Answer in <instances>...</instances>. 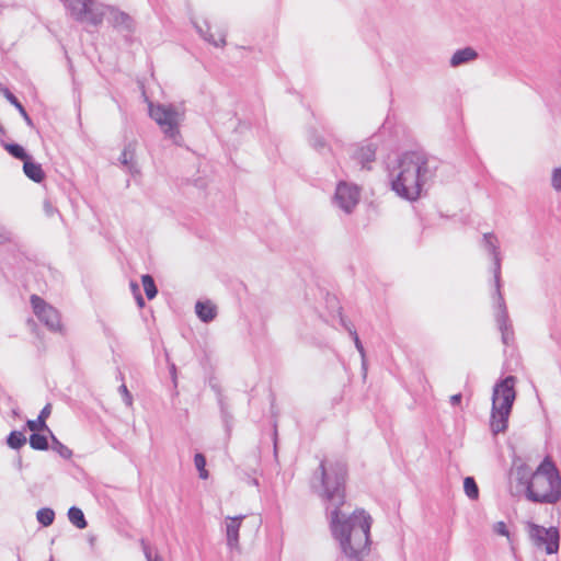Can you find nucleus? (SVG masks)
Segmentation results:
<instances>
[{"label":"nucleus","mask_w":561,"mask_h":561,"mask_svg":"<svg viewBox=\"0 0 561 561\" xmlns=\"http://www.w3.org/2000/svg\"><path fill=\"white\" fill-rule=\"evenodd\" d=\"M347 463L341 459H322L310 478V489L330 511V531L347 561H363L370 552L373 518L364 508L350 515L341 507L346 501Z\"/></svg>","instance_id":"1"},{"label":"nucleus","mask_w":561,"mask_h":561,"mask_svg":"<svg viewBox=\"0 0 561 561\" xmlns=\"http://www.w3.org/2000/svg\"><path fill=\"white\" fill-rule=\"evenodd\" d=\"M398 169L397 176L391 180V190L405 201H416L428 173L425 153L416 150L402 152L398 158Z\"/></svg>","instance_id":"2"},{"label":"nucleus","mask_w":561,"mask_h":561,"mask_svg":"<svg viewBox=\"0 0 561 561\" xmlns=\"http://www.w3.org/2000/svg\"><path fill=\"white\" fill-rule=\"evenodd\" d=\"M480 247L492 260V273L494 279V291L492 297L495 305V321L501 332L502 343L508 346L514 341V331L507 312L506 304L501 291L502 256L500 252V241L493 232H484L480 242Z\"/></svg>","instance_id":"3"},{"label":"nucleus","mask_w":561,"mask_h":561,"mask_svg":"<svg viewBox=\"0 0 561 561\" xmlns=\"http://www.w3.org/2000/svg\"><path fill=\"white\" fill-rule=\"evenodd\" d=\"M516 382L514 375H507L495 381L492 390L490 430L493 435L503 433L508 427V419L516 400Z\"/></svg>","instance_id":"4"},{"label":"nucleus","mask_w":561,"mask_h":561,"mask_svg":"<svg viewBox=\"0 0 561 561\" xmlns=\"http://www.w3.org/2000/svg\"><path fill=\"white\" fill-rule=\"evenodd\" d=\"M148 114L161 128L165 138L171 139L176 146H181L183 137L180 131V114L174 104L153 103L148 101Z\"/></svg>","instance_id":"5"},{"label":"nucleus","mask_w":561,"mask_h":561,"mask_svg":"<svg viewBox=\"0 0 561 561\" xmlns=\"http://www.w3.org/2000/svg\"><path fill=\"white\" fill-rule=\"evenodd\" d=\"M541 477L548 483L549 490L540 494H533L529 491V501L538 504H556L561 500V476L556 463L549 457L543 458L537 467L536 483Z\"/></svg>","instance_id":"6"},{"label":"nucleus","mask_w":561,"mask_h":561,"mask_svg":"<svg viewBox=\"0 0 561 561\" xmlns=\"http://www.w3.org/2000/svg\"><path fill=\"white\" fill-rule=\"evenodd\" d=\"M98 11L102 13L101 23L106 19L107 23L123 35L124 42L127 45L133 44V35L136 32V21L130 14L119 10L117 7L102 3L99 4Z\"/></svg>","instance_id":"7"},{"label":"nucleus","mask_w":561,"mask_h":561,"mask_svg":"<svg viewBox=\"0 0 561 561\" xmlns=\"http://www.w3.org/2000/svg\"><path fill=\"white\" fill-rule=\"evenodd\" d=\"M64 4L77 22L93 26L101 24L102 13L98 11L100 3L95 0H64Z\"/></svg>","instance_id":"8"},{"label":"nucleus","mask_w":561,"mask_h":561,"mask_svg":"<svg viewBox=\"0 0 561 561\" xmlns=\"http://www.w3.org/2000/svg\"><path fill=\"white\" fill-rule=\"evenodd\" d=\"M529 538L537 548H545L547 554H556L560 547V531L557 527L548 528L529 523Z\"/></svg>","instance_id":"9"},{"label":"nucleus","mask_w":561,"mask_h":561,"mask_svg":"<svg viewBox=\"0 0 561 561\" xmlns=\"http://www.w3.org/2000/svg\"><path fill=\"white\" fill-rule=\"evenodd\" d=\"M360 186L340 181L336 184L333 201L342 210H353L360 199Z\"/></svg>","instance_id":"10"},{"label":"nucleus","mask_w":561,"mask_h":561,"mask_svg":"<svg viewBox=\"0 0 561 561\" xmlns=\"http://www.w3.org/2000/svg\"><path fill=\"white\" fill-rule=\"evenodd\" d=\"M513 478L517 482V484L522 485L525 490V496L529 501V491L533 494H540L539 492L535 491V472L531 471L530 467H528L526 463H520L515 468L513 471Z\"/></svg>","instance_id":"11"},{"label":"nucleus","mask_w":561,"mask_h":561,"mask_svg":"<svg viewBox=\"0 0 561 561\" xmlns=\"http://www.w3.org/2000/svg\"><path fill=\"white\" fill-rule=\"evenodd\" d=\"M135 151H136V144L130 141L124 146V149L122 150L121 156L118 158V161L122 164V167L131 176H136V175L140 174V169L138 167L137 161L135 160Z\"/></svg>","instance_id":"12"},{"label":"nucleus","mask_w":561,"mask_h":561,"mask_svg":"<svg viewBox=\"0 0 561 561\" xmlns=\"http://www.w3.org/2000/svg\"><path fill=\"white\" fill-rule=\"evenodd\" d=\"M377 146L369 142L365 146H358L355 148L351 158L362 165L363 169H370L368 163L376 159Z\"/></svg>","instance_id":"13"},{"label":"nucleus","mask_w":561,"mask_h":561,"mask_svg":"<svg viewBox=\"0 0 561 561\" xmlns=\"http://www.w3.org/2000/svg\"><path fill=\"white\" fill-rule=\"evenodd\" d=\"M243 519L244 515L229 516L226 519L227 546L230 549L237 548L239 545V531Z\"/></svg>","instance_id":"14"},{"label":"nucleus","mask_w":561,"mask_h":561,"mask_svg":"<svg viewBox=\"0 0 561 561\" xmlns=\"http://www.w3.org/2000/svg\"><path fill=\"white\" fill-rule=\"evenodd\" d=\"M23 172L35 183H42L46 179V173L42 164L36 162L32 154L23 161Z\"/></svg>","instance_id":"15"},{"label":"nucleus","mask_w":561,"mask_h":561,"mask_svg":"<svg viewBox=\"0 0 561 561\" xmlns=\"http://www.w3.org/2000/svg\"><path fill=\"white\" fill-rule=\"evenodd\" d=\"M479 57L478 51L471 47L466 46L457 49L453 56L450 57L449 65L454 68L459 67L461 65L468 64L470 61L476 60Z\"/></svg>","instance_id":"16"},{"label":"nucleus","mask_w":561,"mask_h":561,"mask_svg":"<svg viewBox=\"0 0 561 561\" xmlns=\"http://www.w3.org/2000/svg\"><path fill=\"white\" fill-rule=\"evenodd\" d=\"M195 313L202 322L209 323L217 317V307L210 300H198L195 304Z\"/></svg>","instance_id":"17"},{"label":"nucleus","mask_w":561,"mask_h":561,"mask_svg":"<svg viewBox=\"0 0 561 561\" xmlns=\"http://www.w3.org/2000/svg\"><path fill=\"white\" fill-rule=\"evenodd\" d=\"M37 319L51 332H58L61 329L59 312L53 306L47 308Z\"/></svg>","instance_id":"18"},{"label":"nucleus","mask_w":561,"mask_h":561,"mask_svg":"<svg viewBox=\"0 0 561 561\" xmlns=\"http://www.w3.org/2000/svg\"><path fill=\"white\" fill-rule=\"evenodd\" d=\"M51 413V404L47 403L39 412L37 420H28L26 422L27 427L31 431H34L35 427H41L43 431H46L48 434H51L48 425L46 424V420L49 417Z\"/></svg>","instance_id":"19"},{"label":"nucleus","mask_w":561,"mask_h":561,"mask_svg":"<svg viewBox=\"0 0 561 561\" xmlns=\"http://www.w3.org/2000/svg\"><path fill=\"white\" fill-rule=\"evenodd\" d=\"M217 401H218V405L220 409V415H221V420L224 423V427H225L227 436L229 437L231 434L233 416L229 412L228 405L225 401V397L221 394V392L219 390L217 391Z\"/></svg>","instance_id":"20"},{"label":"nucleus","mask_w":561,"mask_h":561,"mask_svg":"<svg viewBox=\"0 0 561 561\" xmlns=\"http://www.w3.org/2000/svg\"><path fill=\"white\" fill-rule=\"evenodd\" d=\"M4 98L12 106L16 108V111L20 113L26 125L33 128L34 122L32 117L28 115L24 105L21 103V101L10 90L4 91Z\"/></svg>","instance_id":"21"},{"label":"nucleus","mask_w":561,"mask_h":561,"mask_svg":"<svg viewBox=\"0 0 561 561\" xmlns=\"http://www.w3.org/2000/svg\"><path fill=\"white\" fill-rule=\"evenodd\" d=\"M1 146L11 157L22 162L31 156L22 145L15 141L7 142L5 140L1 139Z\"/></svg>","instance_id":"22"},{"label":"nucleus","mask_w":561,"mask_h":561,"mask_svg":"<svg viewBox=\"0 0 561 561\" xmlns=\"http://www.w3.org/2000/svg\"><path fill=\"white\" fill-rule=\"evenodd\" d=\"M69 522L78 529H85L88 527V520L83 514V511L78 506H71L67 513Z\"/></svg>","instance_id":"23"},{"label":"nucleus","mask_w":561,"mask_h":561,"mask_svg":"<svg viewBox=\"0 0 561 561\" xmlns=\"http://www.w3.org/2000/svg\"><path fill=\"white\" fill-rule=\"evenodd\" d=\"M28 443L32 449L41 451L48 450L50 446L48 443V436L35 431H32V434L30 435L28 438Z\"/></svg>","instance_id":"24"},{"label":"nucleus","mask_w":561,"mask_h":561,"mask_svg":"<svg viewBox=\"0 0 561 561\" xmlns=\"http://www.w3.org/2000/svg\"><path fill=\"white\" fill-rule=\"evenodd\" d=\"M7 445L14 450L21 449L27 442L25 435L21 431H11L7 436Z\"/></svg>","instance_id":"25"},{"label":"nucleus","mask_w":561,"mask_h":561,"mask_svg":"<svg viewBox=\"0 0 561 561\" xmlns=\"http://www.w3.org/2000/svg\"><path fill=\"white\" fill-rule=\"evenodd\" d=\"M141 284L145 290V295L148 300H152L158 295V287L153 277L150 274H144L141 276Z\"/></svg>","instance_id":"26"},{"label":"nucleus","mask_w":561,"mask_h":561,"mask_svg":"<svg viewBox=\"0 0 561 561\" xmlns=\"http://www.w3.org/2000/svg\"><path fill=\"white\" fill-rule=\"evenodd\" d=\"M51 439V445L49 448H51L55 453H57L61 458L64 459H70L72 457V450L67 447L65 444H62L51 432L49 434Z\"/></svg>","instance_id":"27"},{"label":"nucleus","mask_w":561,"mask_h":561,"mask_svg":"<svg viewBox=\"0 0 561 561\" xmlns=\"http://www.w3.org/2000/svg\"><path fill=\"white\" fill-rule=\"evenodd\" d=\"M449 219L444 213H426V216H420L419 220L423 226V230L431 228V221L436 220L439 225Z\"/></svg>","instance_id":"28"},{"label":"nucleus","mask_w":561,"mask_h":561,"mask_svg":"<svg viewBox=\"0 0 561 561\" xmlns=\"http://www.w3.org/2000/svg\"><path fill=\"white\" fill-rule=\"evenodd\" d=\"M36 519L43 527H48L55 520V512L50 507H42L36 512Z\"/></svg>","instance_id":"29"},{"label":"nucleus","mask_w":561,"mask_h":561,"mask_svg":"<svg viewBox=\"0 0 561 561\" xmlns=\"http://www.w3.org/2000/svg\"><path fill=\"white\" fill-rule=\"evenodd\" d=\"M196 31L198 34L209 44L214 45L215 47H222L226 45V34H221L219 39H216L211 33H209V26L207 25V31L205 32L201 26L195 25Z\"/></svg>","instance_id":"30"},{"label":"nucleus","mask_w":561,"mask_h":561,"mask_svg":"<svg viewBox=\"0 0 561 561\" xmlns=\"http://www.w3.org/2000/svg\"><path fill=\"white\" fill-rule=\"evenodd\" d=\"M308 140L310 146L319 152L328 148L325 139L314 128L309 130Z\"/></svg>","instance_id":"31"},{"label":"nucleus","mask_w":561,"mask_h":561,"mask_svg":"<svg viewBox=\"0 0 561 561\" xmlns=\"http://www.w3.org/2000/svg\"><path fill=\"white\" fill-rule=\"evenodd\" d=\"M463 491L470 500H478L479 486L473 477L468 476L463 479Z\"/></svg>","instance_id":"32"},{"label":"nucleus","mask_w":561,"mask_h":561,"mask_svg":"<svg viewBox=\"0 0 561 561\" xmlns=\"http://www.w3.org/2000/svg\"><path fill=\"white\" fill-rule=\"evenodd\" d=\"M194 465L196 470L198 471V476L201 479L206 480L209 477V472L206 469L207 460L204 454L196 453L194 455Z\"/></svg>","instance_id":"33"},{"label":"nucleus","mask_w":561,"mask_h":561,"mask_svg":"<svg viewBox=\"0 0 561 561\" xmlns=\"http://www.w3.org/2000/svg\"><path fill=\"white\" fill-rule=\"evenodd\" d=\"M31 305L36 317H39L47 308L51 307L37 295L31 296Z\"/></svg>","instance_id":"34"},{"label":"nucleus","mask_w":561,"mask_h":561,"mask_svg":"<svg viewBox=\"0 0 561 561\" xmlns=\"http://www.w3.org/2000/svg\"><path fill=\"white\" fill-rule=\"evenodd\" d=\"M351 337L354 341L356 350L358 351V353L362 356V359H363L362 368L366 373L367 367H366V362H365V348H364V345H363V343H362V341H360V339H359V336H358L356 331H352V336Z\"/></svg>","instance_id":"35"},{"label":"nucleus","mask_w":561,"mask_h":561,"mask_svg":"<svg viewBox=\"0 0 561 561\" xmlns=\"http://www.w3.org/2000/svg\"><path fill=\"white\" fill-rule=\"evenodd\" d=\"M551 184L556 191H561V167L553 169Z\"/></svg>","instance_id":"36"},{"label":"nucleus","mask_w":561,"mask_h":561,"mask_svg":"<svg viewBox=\"0 0 561 561\" xmlns=\"http://www.w3.org/2000/svg\"><path fill=\"white\" fill-rule=\"evenodd\" d=\"M185 184H192L198 190H205L207 187L208 182L205 178L198 176L194 180L185 179Z\"/></svg>","instance_id":"37"},{"label":"nucleus","mask_w":561,"mask_h":561,"mask_svg":"<svg viewBox=\"0 0 561 561\" xmlns=\"http://www.w3.org/2000/svg\"><path fill=\"white\" fill-rule=\"evenodd\" d=\"M118 391L119 393L122 394L123 397V401L126 405H131L133 404V396L131 393L129 392L127 386L125 383H122L118 388Z\"/></svg>","instance_id":"38"},{"label":"nucleus","mask_w":561,"mask_h":561,"mask_svg":"<svg viewBox=\"0 0 561 561\" xmlns=\"http://www.w3.org/2000/svg\"><path fill=\"white\" fill-rule=\"evenodd\" d=\"M493 530H494L497 535H500V536H506V537H508V535H510V531H508V528H507L506 524H505L504 522H502V520H501V522H496V523L494 524Z\"/></svg>","instance_id":"39"},{"label":"nucleus","mask_w":561,"mask_h":561,"mask_svg":"<svg viewBox=\"0 0 561 561\" xmlns=\"http://www.w3.org/2000/svg\"><path fill=\"white\" fill-rule=\"evenodd\" d=\"M339 316H340V323L341 325L350 333V335L352 336V331H356L353 323L346 319L345 317L342 316L341 312H339Z\"/></svg>","instance_id":"40"},{"label":"nucleus","mask_w":561,"mask_h":561,"mask_svg":"<svg viewBox=\"0 0 561 561\" xmlns=\"http://www.w3.org/2000/svg\"><path fill=\"white\" fill-rule=\"evenodd\" d=\"M141 545L147 561H162L159 556L152 557L150 548L145 543L144 540H141Z\"/></svg>","instance_id":"41"},{"label":"nucleus","mask_w":561,"mask_h":561,"mask_svg":"<svg viewBox=\"0 0 561 561\" xmlns=\"http://www.w3.org/2000/svg\"><path fill=\"white\" fill-rule=\"evenodd\" d=\"M327 304L333 310L336 309L337 312H341V307L339 306V301L335 296H331L330 294H327Z\"/></svg>","instance_id":"42"},{"label":"nucleus","mask_w":561,"mask_h":561,"mask_svg":"<svg viewBox=\"0 0 561 561\" xmlns=\"http://www.w3.org/2000/svg\"><path fill=\"white\" fill-rule=\"evenodd\" d=\"M11 240V232L0 224V243Z\"/></svg>","instance_id":"43"},{"label":"nucleus","mask_w":561,"mask_h":561,"mask_svg":"<svg viewBox=\"0 0 561 561\" xmlns=\"http://www.w3.org/2000/svg\"><path fill=\"white\" fill-rule=\"evenodd\" d=\"M169 373H170V376H171L174 387H176L178 386V375H176L178 370H176V366L174 363H169Z\"/></svg>","instance_id":"44"},{"label":"nucleus","mask_w":561,"mask_h":561,"mask_svg":"<svg viewBox=\"0 0 561 561\" xmlns=\"http://www.w3.org/2000/svg\"><path fill=\"white\" fill-rule=\"evenodd\" d=\"M462 401V394L459 392V393H456V394H453L450 397V403L451 405L456 407V405H459Z\"/></svg>","instance_id":"45"},{"label":"nucleus","mask_w":561,"mask_h":561,"mask_svg":"<svg viewBox=\"0 0 561 561\" xmlns=\"http://www.w3.org/2000/svg\"><path fill=\"white\" fill-rule=\"evenodd\" d=\"M135 299H136L137 306L139 308H142L145 306V299H144L141 293L135 294Z\"/></svg>","instance_id":"46"},{"label":"nucleus","mask_w":561,"mask_h":561,"mask_svg":"<svg viewBox=\"0 0 561 561\" xmlns=\"http://www.w3.org/2000/svg\"><path fill=\"white\" fill-rule=\"evenodd\" d=\"M129 285L134 295L140 293L139 285L136 282L131 280Z\"/></svg>","instance_id":"47"},{"label":"nucleus","mask_w":561,"mask_h":561,"mask_svg":"<svg viewBox=\"0 0 561 561\" xmlns=\"http://www.w3.org/2000/svg\"><path fill=\"white\" fill-rule=\"evenodd\" d=\"M274 437H277V431L276 430L274 431ZM276 453H277L276 438H274V454L276 455Z\"/></svg>","instance_id":"48"},{"label":"nucleus","mask_w":561,"mask_h":561,"mask_svg":"<svg viewBox=\"0 0 561 561\" xmlns=\"http://www.w3.org/2000/svg\"><path fill=\"white\" fill-rule=\"evenodd\" d=\"M5 90H10L9 88L4 87L1 82H0V92L4 95V91Z\"/></svg>","instance_id":"49"},{"label":"nucleus","mask_w":561,"mask_h":561,"mask_svg":"<svg viewBox=\"0 0 561 561\" xmlns=\"http://www.w3.org/2000/svg\"><path fill=\"white\" fill-rule=\"evenodd\" d=\"M251 482H252V484H253V485H259V481H257V479H255V478H254V479H252V481H251Z\"/></svg>","instance_id":"50"},{"label":"nucleus","mask_w":561,"mask_h":561,"mask_svg":"<svg viewBox=\"0 0 561 561\" xmlns=\"http://www.w3.org/2000/svg\"><path fill=\"white\" fill-rule=\"evenodd\" d=\"M45 210H51V209L49 208V204H48L47 202L45 203Z\"/></svg>","instance_id":"51"},{"label":"nucleus","mask_w":561,"mask_h":561,"mask_svg":"<svg viewBox=\"0 0 561 561\" xmlns=\"http://www.w3.org/2000/svg\"><path fill=\"white\" fill-rule=\"evenodd\" d=\"M57 214H58V218H59L60 220H62L61 211H58Z\"/></svg>","instance_id":"52"}]
</instances>
